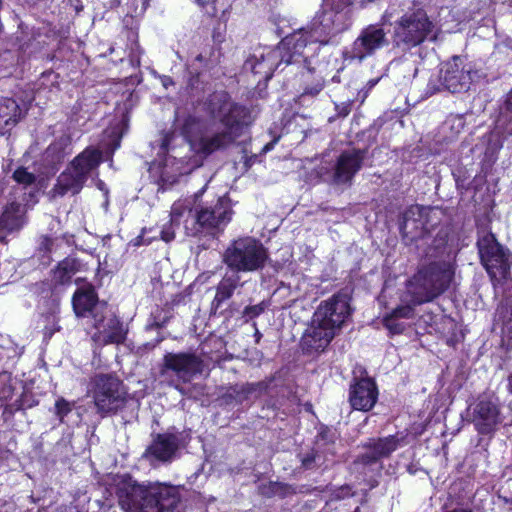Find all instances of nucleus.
Segmentation results:
<instances>
[{
  "mask_svg": "<svg viewBox=\"0 0 512 512\" xmlns=\"http://www.w3.org/2000/svg\"><path fill=\"white\" fill-rule=\"evenodd\" d=\"M316 40L314 33L307 29L295 30L282 38L275 47L265 48L261 53L249 56L244 69L260 76L258 83L261 79L270 80L274 72H283L288 67L299 69L302 76L304 71L312 73L314 69L310 59L304 55V50L308 45L316 43Z\"/></svg>",
  "mask_w": 512,
  "mask_h": 512,
  "instance_id": "1",
  "label": "nucleus"
},
{
  "mask_svg": "<svg viewBox=\"0 0 512 512\" xmlns=\"http://www.w3.org/2000/svg\"><path fill=\"white\" fill-rule=\"evenodd\" d=\"M116 496L126 512H173L181 502L178 486L161 482L139 484L129 475L118 483Z\"/></svg>",
  "mask_w": 512,
  "mask_h": 512,
  "instance_id": "2",
  "label": "nucleus"
},
{
  "mask_svg": "<svg viewBox=\"0 0 512 512\" xmlns=\"http://www.w3.org/2000/svg\"><path fill=\"white\" fill-rule=\"evenodd\" d=\"M457 265L451 260L429 261L419 266L407 281V293L414 306L433 302L449 290Z\"/></svg>",
  "mask_w": 512,
  "mask_h": 512,
  "instance_id": "3",
  "label": "nucleus"
},
{
  "mask_svg": "<svg viewBox=\"0 0 512 512\" xmlns=\"http://www.w3.org/2000/svg\"><path fill=\"white\" fill-rule=\"evenodd\" d=\"M103 162V153L100 149L87 146L77 154L60 173L52 188L54 196L63 197L66 194L73 196L79 194L91 173Z\"/></svg>",
  "mask_w": 512,
  "mask_h": 512,
  "instance_id": "4",
  "label": "nucleus"
},
{
  "mask_svg": "<svg viewBox=\"0 0 512 512\" xmlns=\"http://www.w3.org/2000/svg\"><path fill=\"white\" fill-rule=\"evenodd\" d=\"M87 393L101 417L116 414L127 402L125 385L115 372H100L91 376Z\"/></svg>",
  "mask_w": 512,
  "mask_h": 512,
  "instance_id": "5",
  "label": "nucleus"
},
{
  "mask_svg": "<svg viewBox=\"0 0 512 512\" xmlns=\"http://www.w3.org/2000/svg\"><path fill=\"white\" fill-rule=\"evenodd\" d=\"M433 29L434 24L423 8L406 12L394 22L391 35L392 46L402 51H409L423 44Z\"/></svg>",
  "mask_w": 512,
  "mask_h": 512,
  "instance_id": "6",
  "label": "nucleus"
},
{
  "mask_svg": "<svg viewBox=\"0 0 512 512\" xmlns=\"http://www.w3.org/2000/svg\"><path fill=\"white\" fill-rule=\"evenodd\" d=\"M269 254L262 242L245 236L233 240L223 253V263L233 272H254L265 267Z\"/></svg>",
  "mask_w": 512,
  "mask_h": 512,
  "instance_id": "7",
  "label": "nucleus"
},
{
  "mask_svg": "<svg viewBox=\"0 0 512 512\" xmlns=\"http://www.w3.org/2000/svg\"><path fill=\"white\" fill-rule=\"evenodd\" d=\"M203 109L223 126L245 129L252 122L250 109L234 101L226 90L210 93L203 102Z\"/></svg>",
  "mask_w": 512,
  "mask_h": 512,
  "instance_id": "8",
  "label": "nucleus"
},
{
  "mask_svg": "<svg viewBox=\"0 0 512 512\" xmlns=\"http://www.w3.org/2000/svg\"><path fill=\"white\" fill-rule=\"evenodd\" d=\"M234 211L229 196H219L209 205H201L195 209L194 222L188 235L200 234L215 236L231 222Z\"/></svg>",
  "mask_w": 512,
  "mask_h": 512,
  "instance_id": "9",
  "label": "nucleus"
},
{
  "mask_svg": "<svg viewBox=\"0 0 512 512\" xmlns=\"http://www.w3.org/2000/svg\"><path fill=\"white\" fill-rule=\"evenodd\" d=\"M435 210L430 206L411 205L399 223V231L406 244H413L426 238L437 225L433 215Z\"/></svg>",
  "mask_w": 512,
  "mask_h": 512,
  "instance_id": "10",
  "label": "nucleus"
},
{
  "mask_svg": "<svg viewBox=\"0 0 512 512\" xmlns=\"http://www.w3.org/2000/svg\"><path fill=\"white\" fill-rule=\"evenodd\" d=\"M352 312L351 297L346 292L338 291L318 305L312 318L339 334Z\"/></svg>",
  "mask_w": 512,
  "mask_h": 512,
  "instance_id": "11",
  "label": "nucleus"
},
{
  "mask_svg": "<svg viewBox=\"0 0 512 512\" xmlns=\"http://www.w3.org/2000/svg\"><path fill=\"white\" fill-rule=\"evenodd\" d=\"M407 433L397 432L385 437H372L362 443L364 452L357 455L354 464L362 466H372L381 463L383 459H388L402 445L407 444ZM383 466L380 464L379 470Z\"/></svg>",
  "mask_w": 512,
  "mask_h": 512,
  "instance_id": "12",
  "label": "nucleus"
},
{
  "mask_svg": "<svg viewBox=\"0 0 512 512\" xmlns=\"http://www.w3.org/2000/svg\"><path fill=\"white\" fill-rule=\"evenodd\" d=\"M481 264L491 279H505L510 271L508 254L492 233L479 238L477 243Z\"/></svg>",
  "mask_w": 512,
  "mask_h": 512,
  "instance_id": "13",
  "label": "nucleus"
},
{
  "mask_svg": "<svg viewBox=\"0 0 512 512\" xmlns=\"http://www.w3.org/2000/svg\"><path fill=\"white\" fill-rule=\"evenodd\" d=\"M389 45L387 34L382 24H369L364 27L345 53L346 59L363 61L376 51Z\"/></svg>",
  "mask_w": 512,
  "mask_h": 512,
  "instance_id": "14",
  "label": "nucleus"
},
{
  "mask_svg": "<svg viewBox=\"0 0 512 512\" xmlns=\"http://www.w3.org/2000/svg\"><path fill=\"white\" fill-rule=\"evenodd\" d=\"M472 416L476 432L490 438L503 422L500 403L497 398L493 400L492 397L479 399L473 408Z\"/></svg>",
  "mask_w": 512,
  "mask_h": 512,
  "instance_id": "15",
  "label": "nucleus"
},
{
  "mask_svg": "<svg viewBox=\"0 0 512 512\" xmlns=\"http://www.w3.org/2000/svg\"><path fill=\"white\" fill-rule=\"evenodd\" d=\"M365 374H367L366 371ZM378 398L379 389L373 377L365 375L352 378L349 384L348 402L353 410L369 412L375 407Z\"/></svg>",
  "mask_w": 512,
  "mask_h": 512,
  "instance_id": "16",
  "label": "nucleus"
},
{
  "mask_svg": "<svg viewBox=\"0 0 512 512\" xmlns=\"http://www.w3.org/2000/svg\"><path fill=\"white\" fill-rule=\"evenodd\" d=\"M204 360L194 352H168L163 356L162 370L172 371L184 381L203 373Z\"/></svg>",
  "mask_w": 512,
  "mask_h": 512,
  "instance_id": "17",
  "label": "nucleus"
},
{
  "mask_svg": "<svg viewBox=\"0 0 512 512\" xmlns=\"http://www.w3.org/2000/svg\"><path fill=\"white\" fill-rule=\"evenodd\" d=\"M368 148L344 150L337 157L332 181L334 184H350L355 175L362 169Z\"/></svg>",
  "mask_w": 512,
  "mask_h": 512,
  "instance_id": "18",
  "label": "nucleus"
},
{
  "mask_svg": "<svg viewBox=\"0 0 512 512\" xmlns=\"http://www.w3.org/2000/svg\"><path fill=\"white\" fill-rule=\"evenodd\" d=\"M180 435L175 427L164 433L152 434V441L147 446L144 456L163 463L170 462L180 448Z\"/></svg>",
  "mask_w": 512,
  "mask_h": 512,
  "instance_id": "19",
  "label": "nucleus"
},
{
  "mask_svg": "<svg viewBox=\"0 0 512 512\" xmlns=\"http://www.w3.org/2000/svg\"><path fill=\"white\" fill-rule=\"evenodd\" d=\"M94 319V332L91 336L92 341L100 346H107L110 344H123L126 341L128 330L125 328L124 323L117 316L111 317L106 326H103L104 317H98L97 314L93 315Z\"/></svg>",
  "mask_w": 512,
  "mask_h": 512,
  "instance_id": "20",
  "label": "nucleus"
},
{
  "mask_svg": "<svg viewBox=\"0 0 512 512\" xmlns=\"http://www.w3.org/2000/svg\"><path fill=\"white\" fill-rule=\"evenodd\" d=\"M443 85L452 93L467 91L472 81L471 69L460 56H453L442 69Z\"/></svg>",
  "mask_w": 512,
  "mask_h": 512,
  "instance_id": "21",
  "label": "nucleus"
},
{
  "mask_svg": "<svg viewBox=\"0 0 512 512\" xmlns=\"http://www.w3.org/2000/svg\"><path fill=\"white\" fill-rule=\"evenodd\" d=\"M222 131L216 132L211 136H202L194 144L198 154L210 156L211 154L224 150L241 137L245 129L223 126Z\"/></svg>",
  "mask_w": 512,
  "mask_h": 512,
  "instance_id": "22",
  "label": "nucleus"
},
{
  "mask_svg": "<svg viewBox=\"0 0 512 512\" xmlns=\"http://www.w3.org/2000/svg\"><path fill=\"white\" fill-rule=\"evenodd\" d=\"M336 335L337 333L312 318L310 327L300 341L302 352L306 355L319 354L329 346Z\"/></svg>",
  "mask_w": 512,
  "mask_h": 512,
  "instance_id": "23",
  "label": "nucleus"
},
{
  "mask_svg": "<svg viewBox=\"0 0 512 512\" xmlns=\"http://www.w3.org/2000/svg\"><path fill=\"white\" fill-rule=\"evenodd\" d=\"M75 283L78 285L71 299L72 308L77 317H86L92 314L99 303V296L95 286L86 282L84 278H77Z\"/></svg>",
  "mask_w": 512,
  "mask_h": 512,
  "instance_id": "24",
  "label": "nucleus"
},
{
  "mask_svg": "<svg viewBox=\"0 0 512 512\" xmlns=\"http://www.w3.org/2000/svg\"><path fill=\"white\" fill-rule=\"evenodd\" d=\"M324 1L327 2L330 5L331 10L334 11L333 17L329 19L330 22L332 23V27L329 28L327 35L323 39L319 38L318 29H312L309 31L314 33V36L317 38L316 42H319L321 44H328L332 37L345 31L346 29H348L347 25L335 24V22L338 18L341 17V13L344 10L350 8L353 5V1L352 0H324Z\"/></svg>",
  "mask_w": 512,
  "mask_h": 512,
  "instance_id": "25",
  "label": "nucleus"
},
{
  "mask_svg": "<svg viewBox=\"0 0 512 512\" xmlns=\"http://www.w3.org/2000/svg\"><path fill=\"white\" fill-rule=\"evenodd\" d=\"M448 242V231L440 229L433 238L427 251V256L431 258V261L451 260L454 265H457L456 254L453 252V249Z\"/></svg>",
  "mask_w": 512,
  "mask_h": 512,
  "instance_id": "26",
  "label": "nucleus"
},
{
  "mask_svg": "<svg viewBox=\"0 0 512 512\" xmlns=\"http://www.w3.org/2000/svg\"><path fill=\"white\" fill-rule=\"evenodd\" d=\"M328 455L334 457L335 451L330 447L322 448L321 446L312 447L307 452H300L297 458L303 470H314L320 467L327 468V462L331 459Z\"/></svg>",
  "mask_w": 512,
  "mask_h": 512,
  "instance_id": "27",
  "label": "nucleus"
},
{
  "mask_svg": "<svg viewBox=\"0 0 512 512\" xmlns=\"http://www.w3.org/2000/svg\"><path fill=\"white\" fill-rule=\"evenodd\" d=\"M208 81L202 79V71L193 64L185 65L184 92L191 99H200L204 96Z\"/></svg>",
  "mask_w": 512,
  "mask_h": 512,
  "instance_id": "28",
  "label": "nucleus"
},
{
  "mask_svg": "<svg viewBox=\"0 0 512 512\" xmlns=\"http://www.w3.org/2000/svg\"><path fill=\"white\" fill-rule=\"evenodd\" d=\"M241 286V277L238 273L233 271L231 274L226 273L216 286L212 307L215 309L222 307L223 303L231 299L236 289Z\"/></svg>",
  "mask_w": 512,
  "mask_h": 512,
  "instance_id": "29",
  "label": "nucleus"
},
{
  "mask_svg": "<svg viewBox=\"0 0 512 512\" xmlns=\"http://www.w3.org/2000/svg\"><path fill=\"white\" fill-rule=\"evenodd\" d=\"M25 223L22 206L18 202H10L6 204L0 214V231L12 233L19 231Z\"/></svg>",
  "mask_w": 512,
  "mask_h": 512,
  "instance_id": "30",
  "label": "nucleus"
},
{
  "mask_svg": "<svg viewBox=\"0 0 512 512\" xmlns=\"http://www.w3.org/2000/svg\"><path fill=\"white\" fill-rule=\"evenodd\" d=\"M21 118V108L10 97L0 98V135H5Z\"/></svg>",
  "mask_w": 512,
  "mask_h": 512,
  "instance_id": "31",
  "label": "nucleus"
},
{
  "mask_svg": "<svg viewBox=\"0 0 512 512\" xmlns=\"http://www.w3.org/2000/svg\"><path fill=\"white\" fill-rule=\"evenodd\" d=\"M267 388L265 382L245 383L242 385L235 384L230 386L224 393L223 398L226 403L236 402L242 404L247 401L251 394L256 391H264Z\"/></svg>",
  "mask_w": 512,
  "mask_h": 512,
  "instance_id": "32",
  "label": "nucleus"
},
{
  "mask_svg": "<svg viewBox=\"0 0 512 512\" xmlns=\"http://www.w3.org/2000/svg\"><path fill=\"white\" fill-rule=\"evenodd\" d=\"M79 266L80 264L77 259L64 258L52 270L54 281L59 285L70 284L72 277L79 271Z\"/></svg>",
  "mask_w": 512,
  "mask_h": 512,
  "instance_id": "33",
  "label": "nucleus"
},
{
  "mask_svg": "<svg viewBox=\"0 0 512 512\" xmlns=\"http://www.w3.org/2000/svg\"><path fill=\"white\" fill-rule=\"evenodd\" d=\"M258 494L264 498L278 496L283 499L287 496L297 494V489L291 484L270 480L258 486Z\"/></svg>",
  "mask_w": 512,
  "mask_h": 512,
  "instance_id": "34",
  "label": "nucleus"
},
{
  "mask_svg": "<svg viewBox=\"0 0 512 512\" xmlns=\"http://www.w3.org/2000/svg\"><path fill=\"white\" fill-rule=\"evenodd\" d=\"M194 209H193V203L192 201L185 199V200H178L173 203L170 211V220L172 223H175L176 226H180L181 222H184L185 228L187 232L191 228L188 226V219H192V223L194 222Z\"/></svg>",
  "mask_w": 512,
  "mask_h": 512,
  "instance_id": "35",
  "label": "nucleus"
},
{
  "mask_svg": "<svg viewBox=\"0 0 512 512\" xmlns=\"http://www.w3.org/2000/svg\"><path fill=\"white\" fill-rule=\"evenodd\" d=\"M216 52V47L213 44H208L194 57L191 64L201 71H209L218 63V60L215 59Z\"/></svg>",
  "mask_w": 512,
  "mask_h": 512,
  "instance_id": "36",
  "label": "nucleus"
},
{
  "mask_svg": "<svg viewBox=\"0 0 512 512\" xmlns=\"http://www.w3.org/2000/svg\"><path fill=\"white\" fill-rule=\"evenodd\" d=\"M315 69L314 67H312ZM296 71L298 74L302 75L299 71V69L296 68ZM316 70H314L312 73L307 74L306 71H304V76H301V79L304 82L303 92L302 96H317L325 86L324 79L320 76H314Z\"/></svg>",
  "mask_w": 512,
  "mask_h": 512,
  "instance_id": "37",
  "label": "nucleus"
},
{
  "mask_svg": "<svg viewBox=\"0 0 512 512\" xmlns=\"http://www.w3.org/2000/svg\"><path fill=\"white\" fill-rule=\"evenodd\" d=\"M201 119L195 115H187L180 127L181 135L192 145L196 143V138L200 132Z\"/></svg>",
  "mask_w": 512,
  "mask_h": 512,
  "instance_id": "38",
  "label": "nucleus"
},
{
  "mask_svg": "<svg viewBox=\"0 0 512 512\" xmlns=\"http://www.w3.org/2000/svg\"><path fill=\"white\" fill-rule=\"evenodd\" d=\"M195 2L212 17L225 14L231 9L232 4V0H195Z\"/></svg>",
  "mask_w": 512,
  "mask_h": 512,
  "instance_id": "39",
  "label": "nucleus"
},
{
  "mask_svg": "<svg viewBox=\"0 0 512 512\" xmlns=\"http://www.w3.org/2000/svg\"><path fill=\"white\" fill-rule=\"evenodd\" d=\"M383 326L388 330V336L393 337L395 335H401L406 330V325L403 322H400L399 319L391 316L390 314H386L382 318Z\"/></svg>",
  "mask_w": 512,
  "mask_h": 512,
  "instance_id": "40",
  "label": "nucleus"
},
{
  "mask_svg": "<svg viewBox=\"0 0 512 512\" xmlns=\"http://www.w3.org/2000/svg\"><path fill=\"white\" fill-rule=\"evenodd\" d=\"M151 316L153 321L151 322L150 327L155 329L164 328L172 318V314L169 310H166L165 307H157L156 310L152 312Z\"/></svg>",
  "mask_w": 512,
  "mask_h": 512,
  "instance_id": "41",
  "label": "nucleus"
},
{
  "mask_svg": "<svg viewBox=\"0 0 512 512\" xmlns=\"http://www.w3.org/2000/svg\"><path fill=\"white\" fill-rule=\"evenodd\" d=\"M74 403L69 402L64 397H58L54 404V413L60 422L68 416L73 410Z\"/></svg>",
  "mask_w": 512,
  "mask_h": 512,
  "instance_id": "42",
  "label": "nucleus"
},
{
  "mask_svg": "<svg viewBox=\"0 0 512 512\" xmlns=\"http://www.w3.org/2000/svg\"><path fill=\"white\" fill-rule=\"evenodd\" d=\"M12 178L18 184L30 186L35 183L36 176L29 172L25 167H18L12 174Z\"/></svg>",
  "mask_w": 512,
  "mask_h": 512,
  "instance_id": "43",
  "label": "nucleus"
},
{
  "mask_svg": "<svg viewBox=\"0 0 512 512\" xmlns=\"http://www.w3.org/2000/svg\"><path fill=\"white\" fill-rule=\"evenodd\" d=\"M452 174L458 190H468L470 188V175L465 167L457 168Z\"/></svg>",
  "mask_w": 512,
  "mask_h": 512,
  "instance_id": "44",
  "label": "nucleus"
},
{
  "mask_svg": "<svg viewBox=\"0 0 512 512\" xmlns=\"http://www.w3.org/2000/svg\"><path fill=\"white\" fill-rule=\"evenodd\" d=\"M21 410H25V403H23V399L20 395L14 402L4 406L2 416L5 420H8L12 418L16 412Z\"/></svg>",
  "mask_w": 512,
  "mask_h": 512,
  "instance_id": "45",
  "label": "nucleus"
},
{
  "mask_svg": "<svg viewBox=\"0 0 512 512\" xmlns=\"http://www.w3.org/2000/svg\"><path fill=\"white\" fill-rule=\"evenodd\" d=\"M266 309V305L264 302H261L256 305L246 306L242 312L243 318L248 322L260 316Z\"/></svg>",
  "mask_w": 512,
  "mask_h": 512,
  "instance_id": "46",
  "label": "nucleus"
},
{
  "mask_svg": "<svg viewBox=\"0 0 512 512\" xmlns=\"http://www.w3.org/2000/svg\"><path fill=\"white\" fill-rule=\"evenodd\" d=\"M323 441L326 445H334L335 439L334 435L331 432V429L327 425H321L317 436H316V447L320 446L319 442Z\"/></svg>",
  "mask_w": 512,
  "mask_h": 512,
  "instance_id": "47",
  "label": "nucleus"
},
{
  "mask_svg": "<svg viewBox=\"0 0 512 512\" xmlns=\"http://www.w3.org/2000/svg\"><path fill=\"white\" fill-rule=\"evenodd\" d=\"M396 319H410L414 316V308L412 305H398L390 313Z\"/></svg>",
  "mask_w": 512,
  "mask_h": 512,
  "instance_id": "48",
  "label": "nucleus"
},
{
  "mask_svg": "<svg viewBox=\"0 0 512 512\" xmlns=\"http://www.w3.org/2000/svg\"><path fill=\"white\" fill-rule=\"evenodd\" d=\"M175 227H177L176 224L172 223V221L169 219V221L166 224H164L161 229V240H163L166 243L173 241L176 237Z\"/></svg>",
  "mask_w": 512,
  "mask_h": 512,
  "instance_id": "49",
  "label": "nucleus"
},
{
  "mask_svg": "<svg viewBox=\"0 0 512 512\" xmlns=\"http://www.w3.org/2000/svg\"><path fill=\"white\" fill-rule=\"evenodd\" d=\"M353 100H349L342 103H335V118H345L347 117L353 108Z\"/></svg>",
  "mask_w": 512,
  "mask_h": 512,
  "instance_id": "50",
  "label": "nucleus"
},
{
  "mask_svg": "<svg viewBox=\"0 0 512 512\" xmlns=\"http://www.w3.org/2000/svg\"><path fill=\"white\" fill-rule=\"evenodd\" d=\"M47 320L49 322H51V325H46L43 328V335H44V339L49 340L52 338V336L55 334V332L60 330V326H59L58 322L56 321L55 316H52V315L48 316Z\"/></svg>",
  "mask_w": 512,
  "mask_h": 512,
  "instance_id": "51",
  "label": "nucleus"
},
{
  "mask_svg": "<svg viewBox=\"0 0 512 512\" xmlns=\"http://www.w3.org/2000/svg\"><path fill=\"white\" fill-rule=\"evenodd\" d=\"M349 496H351V486L348 484H344L334 489L331 493V497L333 500H341Z\"/></svg>",
  "mask_w": 512,
  "mask_h": 512,
  "instance_id": "52",
  "label": "nucleus"
},
{
  "mask_svg": "<svg viewBox=\"0 0 512 512\" xmlns=\"http://www.w3.org/2000/svg\"><path fill=\"white\" fill-rule=\"evenodd\" d=\"M14 394V387L10 382L0 381V401L11 399Z\"/></svg>",
  "mask_w": 512,
  "mask_h": 512,
  "instance_id": "53",
  "label": "nucleus"
},
{
  "mask_svg": "<svg viewBox=\"0 0 512 512\" xmlns=\"http://www.w3.org/2000/svg\"><path fill=\"white\" fill-rule=\"evenodd\" d=\"M21 397L23 399V403H25V410L31 409L39 404V400L36 399L35 395L30 391L24 390L21 393Z\"/></svg>",
  "mask_w": 512,
  "mask_h": 512,
  "instance_id": "54",
  "label": "nucleus"
},
{
  "mask_svg": "<svg viewBox=\"0 0 512 512\" xmlns=\"http://www.w3.org/2000/svg\"><path fill=\"white\" fill-rule=\"evenodd\" d=\"M145 233H146V228H143L141 233L131 240V244L134 247H140L142 245H149L151 243V240L150 239L146 240L144 238Z\"/></svg>",
  "mask_w": 512,
  "mask_h": 512,
  "instance_id": "55",
  "label": "nucleus"
},
{
  "mask_svg": "<svg viewBox=\"0 0 512 512\" xmlns=\"http://www.w3.org/2000/svg\"><path fill=\"white\" fill-rule=\"evenodd\" d=\"M159 80L164 89H169L170 87H174L176 85L174 79L169 75H159Z\"/></svg>",
  "mask_w": 512,
  "mask_h": 512,
  "instance_id": "56",
  "label": "nucleus"
},
{
  "mask_svg": "<svg viewBox=\"0 0 512 512\" xmlns=\"http://www.w3.org/2000/svg\"><path fill=\"white\" fill-rule=\"evenodd\" d=\"M503 107L507 112L512 113V88L505 95Z\"/></svg>",
  "mask_w": 512,
  "mask_h": 512,
  "instance_id": "57",
  "label": "nucleus"
},
{
  "mask_svg": "<svg viewBox=\"0 0 512 512\" xmlns=\"http://www.w3.org/2000/svg\"><path fill=\"white\" fill-rule=\"evenodd\" d=\"M316 491H321L318 487L316 486H311V485H301L299 487V490H297V493H301V494H312Z\"/></svg>",
  "mask_w": 512,
  "mask_h": 512,
  "instance_id": "58",
  "label": "nucleus"
},
{
  "mask_svg": "<svg viewBox=\"0 0 512 512\" xmlns=\"http://www.w3.org/2000/svg\"><path fill=\"white\" fill-rule=\"evenodd\" d=\"M173 139V135L170 134V133H167L164 135L163 139H162V143H161V150H163L164 152H168L169 151V146H170V143Z\"/></svg>",
  "mask_w": 512,
  "mask_h": 512,
  "instance_id": "59",
  "label": "nucleus"
},
{
  "mask_svg": "<svg viewBox=\"0 0 512 512\" xmlns=\"http://www.w3.org/2000/svg\"><path fill=\"white\" fill-rule=\"evenodd\" d=\"M53 240L49 236H45L41 242V249L45 252H51Z\"/></svg>",
  "mask_w": 512,
  "mask_h": 512,
  "instance_id": "60",
  "label": "nucleus"
},
{
  "mask_svg": "<svg viewBox=\"0 0 512 512\" xmlns=\"http://www.w3.org/2000/svg\"><path fill=\"white\" fill-rule=\"evenodd\" d=\"M180 301H181V295H175L170 303L169 302L165 303L164 307L166 308V310H169L171 312L173 307L178 305L180 303Z\"/></svg>",
  "mask_w": 512,
  "mask_h": 512,
  "instance_id": "61",
  "label": "nucleus"
},
{
  "mask_svg": "<svg viewBox=\"0 0 512 512\" xmlns=\"http://www.w3.org/2000/svg\"><path fill=\"white\" fill-rule=\"evenodd\" d=\"M459 340L456 338V334H454L453 336L449 337L447 340H446V344L450 347H453L455 348L456 345L458 344Z\"/></svg>",
  "mask_w": 512,
  "mask_h": 512,
  "instance_id": "62",
  "label": "nucleus"
},
{
  "mask_svg": "<svg viewBox=\"0 0 512 512\" xmlns=\"http://www.w3.org/2000/svg\"><path fill=\"white\" fill-rule=\"evenodd\" d=\"M48 76H54L55 78V83H58V78H59V74L55 73L53 70H48V71H45L41 74V77L44 78V77H48Z\"/></svg>",
  "mask_w": 512,
  "mask_h": 512,
  "instance_id": "63",
  "label": "nucleus"
},
{
  "mask_svg": "<svg viewBox=\"0 0 512 512\" xmlns=\"http://www.w3.org/2000/svg\"><path fill=\"white\" fill-rule=\"evenodd\" d=\"M253 327L255 328V332H254L255 342H256V344H259V342L262 338V333L257 328L256 322L253 323Z\"/></svg>",
  "mask_w": 512,
  "mask_h": 512,
  "instance_id": "64",
  "label": "nucleus"
}]
</instances>
